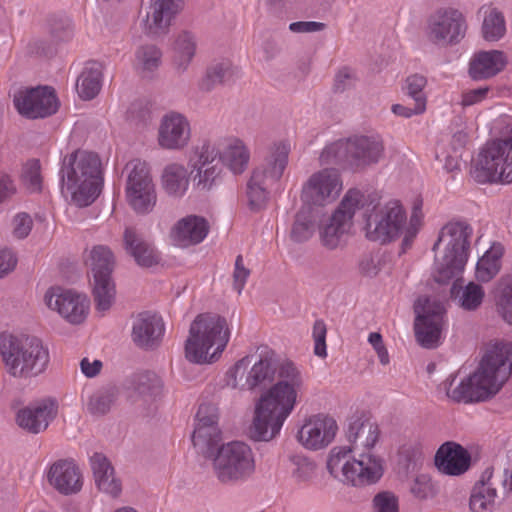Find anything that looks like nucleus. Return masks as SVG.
<instances>
[{
  "label": "nucleus",
  "instance_id": "f257e3e1",
  "mask_svg": "<svg viewBox=\"0 0 512 512\" xmlns=\"http://www.w3.org/2000/svg\"><path fill=\"white\" fill-rule=\"evenodd\" d=\"M226 384L233 389L263 391L255 404L249 435L254 441L268 442L294 410L304 379L292 361L279 362L274 350L261 345L255 354L243 357L228 370Z\"/></svg>",
  "mask_w": 512,
  "mask_h": 512
},
{
  "label": "nucleus",
  "instance_id": "f03ea898",
  "mask_svg": "<svg viewBox=\"0 0 512 512\" xmlns=\"http://www.w3.org/2000/svg\"><path fill=\"white\" fill-rule=\"evenodd\" d=\"M380 436L377 423L370 412L355 411L347 418L345 437L351 444L334 447L327 460V469L332 476L352 486H365L376 483L383 475L381 460L368 453L352 458V449L370 450Z\"/></svg>",
  "mask_w": 512,
  "mask_h": 512
},
{
  "label": "nucleus",
  "instance_id": "7ed1b4c3",
  "mask_svg": "<svg viewBox=\"0 0 512 512\" xmlns=\"http://www.w3.org/2000/svg\"><path fill=\"white\" fill-rule=\"evenodd\" d=\"M512 374V343L497 342L483 356L478 369L452 388L454 376L444 381L446 395L456 403H479L493 398Z\"/></svg>",
  "mask_w": 512,
  "mask_h": 512
},
{
  "label": "nucleus",
  "instance_id": "20e7f679",
  "mask_svg": "<svg viewBox=\"0 0 512 512\" xmlns=\"http://www.w3.org/2000/svg\"><path fill=\"white\" fill-rule=\"evenodd\" d=\"M59 175L62 191L79 207L90 205L101 193L102 162L95 152L77 149L65 155Z\"/></svg>",
  "mask_w": 512,
  "mask_h": 512
},
{
  "label": "nucleus",
  "instance_id": "39448f33",
  "mask_svg": "<svg viewBox=\"0 0 512 512\" xmlns=\"http://www.w3.org/2000/svg\"><path fill=\"white\" fill-rule=\"evenodd\" d=\"M385 156L383 139L378 135H353L334 141L322 150L321 165H339L354 173L376 166Z\"/></svg>",
  "mask_w": 512,
  "mask_h": 512
},
{
  "label": "nucleus",
  "instance_id": "423d86ee",
  "mask_svg": "<svg viewBox=\"0 0 512 512\" xmlns=\"http://www.w3.org/2000/svg\"><path fill=\"white\" fill-rule=\"evenodd\" d=\"M230 337L227 321L214 313L196 316L185 342V357L195 364H211L226 348Z\"/></svg>",
  "mask_w": 512,
  "mask_h": 512
},
{
  "label": "nucleus",
  "instance_id": "0eeeda50",
  "mask_svg": "<svg viewBox=\"0 0 512 512\" xmlns=\"http://www.w3.org/2000/svg\"><path fill=\"white\" fill-rule=\"evenodd\" d=\"M472 227L464 221H450L445 224L433 245L437 251L443 245V253L435 259L434 280L448 284L453 278L462 275L468 260Z\"/></svg>",
  "mask_w": 512,
  "mask_h": 512
},
{
  "label": "nucleus",
  "instance_id": "6e6552de",
  "mask_svg": "<svg viewBox=\"0 0 512 512\" xmlns=\"http://www.w3.org/2000/svg\"><path fill=\"white\" fill-rule=\"evenodd\" d=\"M366 237L371 241L387 243L403 234L402 252L410 248L416 237L420 219L413 213L407 225V216L404 208L398 201H390L385 205H375L365 214Z\"/></svg>",
  "mask_w": 512,
  "mask_h": 512
},
{
  "label": "nucleus",
  "instance_id": "1a4fd4ad",
  "mask_svg": "<svg viewBox=\"0 0 512 512\" xmlns=\"http://www.w3.org/2000/svg\"><path fill=\"white\" fill-rule=\"evenodd\" d=\"M0 355L7 372L15 378H31L43 373L49 352L35 336L0 334Z\"/></svg>",
  "mask_w": 512,
  "mask_h": 512
},
{
  "label": "nucleus",
  "instance_id": "9d476101",
  "mask_svg": "<svg viewBox=\"0 0 512 512\" xmlns=\"http://www.w3.org/2000/svg\"><path fill=\"white\" fill-rule=\"evenodd\" d=\"M289 152L287 143H274L263 162L252 171L247 184L248 203L252 210H260L267 204L269 189L281 179L288 164Z\"/></svg>",
  "mask_w": 512,
  "mask_h": 512
},
{
  "label": "nucleus",
  "instance_id": "9b49d317",
  "mask_svg": "<svg viewBox=\"0 0 512 512\" xmlns=\"http://www.w3.org/2000/svg\"><path fill=\"white\" fill-rule=\"evenodd\" d=\"M209 459L212 460L215 477L222 484L245 481L255 472L252 449L241 441L222 444Z\"/></svg>",
  "mask_w": 512,
  "mask_h": 512
},
{
  "label": "nucleus",
  "instance_id": "f8f14e48",
  "mask_svg": "<svg viewBox=\"0 0 512 512\" xmlns=\"http://www.w3.org/2000/svg\"><path fill=\"white\" fill-rule=\"evenodd\" d=\"M89 262L96 309L105 312L111 308L115 298V285L112 279L116 264L115 256L110 247L95 245L90 251Z\"/></svg>",
  "mask_w": 512,
  "mask_h": 512
},
{
  "label": "nucleus",
  "instance_id": "ddd939ff",
  "mask_svg": "<svg viewBox=\"0 0 512 512\" xmlns=\"http://www.w3.org/2000/svg\"><path fill=\"white\" fill-rule=\"evenodd\" d=\"M125 171L128 204L137 214L151 213L157 202V194L148 164L134 159L126 164Z\"/></svg>",
  "mask_w": 512,
  "mask_h": 512
},
{
  "label": "nucleus",
  "instance_id": "4468645a",
  "mask_svg": "<svg viewBox=\"0 0 512 512\" xmlns=\"http://www.w3.org/2000/svg\"><path fill=\"white\" fill-rule=\"evenodd\" d=\"M444 306L429 297H419L414 303V332L417 343L426 349H434L440 343Z\"/></svg>",
  "mask_w": 512,
  "mask_h": 512
},
{
  "label": "nucleus",
  "instance_id": "2eb2a0df",
  "mask_svg": "<svg viewBox=\"0 0 512 512\" xmlns=\"http://www.w3.org/2000/svg\"><path fill=\"white\" fill-rule=\"evenodd\" d=\"M466 21L463 14L454 8H439L429 15L426 37L436 46L447 47L458 44L465 36Z\"/></svg>",
  "mask_w": 512,
  "mask_h": 512
},
{
  "label": "nucleus",
  "instance_id": "dca6fc26",
  "mask_svg": "<svg viewBox=\"0 0 512 512\" xmlns=\"http://www.w3.org/2000/svg\"><path fill=\"white\" fill-rule=\"evenodd\" d=\"M364 195L358 189H350L341 200L338 208L326 224L320 230V239L323 246L332 250L337 248L343 236L352 225L355 212L364 207Z\"/></svg>",
  "mask_w": 512,
  "mask_h": 512
},
{
  "label": "nucleus",
  "instance_id": "f3484780",
  "mask_svg": "<svg viewBox=\"0 0 512 512\" xmlns=\"http://www.w3.org/2000/svg\"><path fill=\"white\" fill-rule=\"evenodd\" d=\"M510 166L500 139L487 142L473 161L471 175L478 183H511Z\"/></svg>",
  "mask_w": 512,
  "mask_h": 512
},
{
  "label": "nucleus",
  "instance_id": "a211bd4d",
  "mask_svg": "<svg viewBox=\"0 0 512 512\" xmlns=\"http://www.w3.org/2000/svg\"><path fill=\"white\" fill-rule=\"evenodd\" d=\"M190 175L197 187L210 190L221 180L223 172L221 147L206 141L194 151L189 160Z\"/></svg>",
  "mask_w": 512,
  "mask_h": 512
},
{
  "label": "nucleus",
  "instance_id": "6ab92c4d",
  "mask_svg": "<svg viewBox=\"0 0 512 512\" xmlns=\"http://www.w3.org/2000/svg\"><path fill=\"white\" fill-rule=\"evenodd\" d=\"M14 105L22 116L38 119L55 114L59 108V101L54 89L36 87L17 92L14 95Z\"/></svg>",
  "mask_w": 512,
  "mask_h": 512
},
{
  "label": "nucleus",
  "instance_id": "aec40b11",
  "mask_svg": "<svg viewBox=\"0 0 512 512\" xmlns=\"http://www.w3.org/2000/svg\"><path fill=\"white\" fill-rule=\"evenodd\" d=\"M341 190L339 171L335 168H324L309 177L303 186L301 197L304 202L323 206L336 200Z\"/></svg>",
  "mask_w": 512,
  "mask_h": 512
},
{
  "label": "nucleus",
  "instance_id": "412c9836",
  "mask_svg": "<svg viewBox=\"0 0 512 512\" xmlns=\"http://www.w3.org/2000/svg\"><path fill=\"white\" fill-rule=\"evenodd\" d=\"M507 478L495 475L492 468H487L474 484L470 498L471 512H493L499 504L501 494L505 492Z\"/></svg>",
  "mask_w": 512,
  "mask_h": 512
},
{
  "label": "nucleus",
  "instance_id": "4be33fe9",
  "mask_svg": "<svg viewBox=\"0 0 512 512\" xmlns=\"http://www.w3.org/2000/svg\"><path fill=\"white\" fill-rule=\"evenodd\" d=\"M46 305L57 311L71 324L82 323L88 314L89 299L72 290L49 289L44 296Z\"/></svg>",
  "mask_w": 512,
  "mask_h": 512
},
{
  "label": "nucleus",
  "instance_id": "5701e85b",
  "mask_svg": "<svg viewBox=\"0 0 512 512\" xmlns=\"http://www.w3.org/2000/svg\"><path fill=\"white\" fill-rule=\"evenodd\" d=\"M338 431L336 420L323 413L307 418L297 433L298 441L307 449L320 450L327 447Z\"/></svg>",
  "mask_w": 512,
  "mask_h": 512
},
{
  "label": "nucleus",
  "instance_id": "b1692460",
  "mask_svg": "<svg viewBox=\"0 0 512 512\" xmlns=\"http://www.w3.org/2000/svg\"><path fill=\"white\" fill-rule=\"evenodd\" d=\"M191 127L187 117L170 111L163 115L158 127V144L166 150L184 149L190 142Z\"/></svg>",
  "mask_w": 512,
  "mask_h": 512
},
{
  "label": "nucleus",
  "instance_id": "393cba45",
  "mask_svg": "<svg viewBox=\"0 0 512 512\" xmlns=\"http://www.w3.org/2000/svg\"><path fill=\"white\" fill-rule=\"evenodd\" d=\"M47 480L58 493L65 496L77 494L83 487L80 468L68 459L55 461L49 468Z\"/></svg>",
  "mask_w": 512,
  "mask_h": 512
},
{
  "label": "nucleus",
  "instance_id": "a878e982",
  "mask_svg": "<svg viewBox=\"0 0 512 512\" xmlns=\"http://www.w3.org/2000/svg\"><path fill=\"white\" fill-rule=\"evenodd\" d=\"M57 402L48 398L37 401L18 411L17 424L30 433L44 431L57 415Z\"/></svg>",
  "mask_w": 512,
  "mask_h": 512
},
{
  "label": "nucleus",
  "instance_id": "bb28decb",
  "mask_svg": "<svg viewBox=\"0 0 512 512\" xmlns=\"http://www.w3.org/2000/svg\"><path fill=\"white\" fill-rule=\"evenodd\" d=\"M434 461L442 474L460 476L469 470L471 454L462 445L448 441L438 448Z\"/></svg>",
  "mask_w": 512,
  "mask_h": 512
},
{
  "label": "nucleus",
  "instance_id": "cd10ccee",
  "mask_svg": "<svg viewBox=\"0 0 512 512\" xmlns=\"http://www.w3.org/2000/svg\"><path fill=\"white\" fill-rule=\"evenodd\" d=\"M163 332L162 319L156 314L145 311L134 318L131 337L137 347L151 350L159 345Z\"/></svg>",
  "mask_w": 512,
  "mask_h": 512
},
{
  "label": "nucleus",
  "instance_id": "c85d7f7f",
  "mask_svg": "<svg viewBox=\"0 0 512 512\" xmlns=\"http://www.w3.org/2000/svg\"><path fill=\"white\" fill-rule=\"evenodd\" d=\"M123 248L136 264L142 268H151L160 262L155 247L134 227L127 226L123 232Z\"/></svg>",
  "mask_w": 512,
  "mask_h": 512
},
{
  "label": "nucleus",
  "instance_id": "c756f323",
  "mask_svg": "<svg viewBox=\"0 0 512 512\" xmlns=\"http://www.w3.org/2000/svg\"><path fill=\"white\" fill-rule=\"evenodd\" d=\"M208 221L198 215L181 218L171 231L173 242L180 247H189L201 243L209 232Z\"/></svg>",
  "mask_w": 512,
  "mask_h": 512
},
{
  "label": "nucleus",
  "instance_id": "7c9ffc66",
  "mask_svg": "<svg viewBox=\"0 0 512 512\" xmlns=\"http://www.w3.org/2000/svg\"><path fill=\"white\" fill-rule=\"evenodd\" d=\"M183 5L184 0H153L146 13V28L152 34L165 32Z\"/></svg>",
  "mask_w": 512,
  "mask_h": 512
},
{
  "label": "nucleus",
  "instance_id": "2f4dec72",
  "mask_svg": "<svg viewBox=\"0 0 512 512\" xmlns=\"http://www.w3.org/2000/svg\"><path fill=\"white\" fill-rule=\"evenodd\" d=\"M507 65V57L502 51H479L473 55L469 62L468 73L475 81L490 79Z\"/></svg>",
  "mask_w": 512,
  "mask_h": 512
},
{
  "label": "nucleus",
  "instance_id": "473e14b6",
  "mask_svg": "<svg viewBox=\"0 0 512 512\" xmlns=\"http://www.w3.org/2000/svg\"><path fill=\"white\" fill-rule=\"evenodd\" d=\"M130 397L141 401L143 405H150L162 396L163 384L161 379L153 372H142L132 376L129 382Z\"/></svg>",
  "mask_w": 512,
  "mask_h": 512
},
{
  "label": "nucleus",
  "instance_id": "72a5a7b5",
  "mask_svg": "<svg viewBox=\"0 0 512 512\" xmlns=\"http://www.w3.org/2000/svg\"><path fill=\"white\" fill-rule=\"evenodd\" d=\"M221 147L222 165L226 164L235 174H241L248 166L250 153L238 138H225L213 142Z\"/></svg>",
  "mask_w": 512,
  "mask_h": 512
},
{
  "label": "nucleus",
  "instance_id": "f704fd0d",
  "mask_svg": "<svg viewBox=\"0 0 512 512\" xmlns=\"http://www.w3.org/2000/svg\"><path fill=\"white\" fill-rule=\"evenodd\" d=\"M454 282L450 289L451 298L465 311H476L483 303L485 297L484 288L470 281L462 285L463 279L457 276L452 279Z\"/></svg>",
  "mask_w": 512,
  "mask_h": 512
},
{
  "label": "nucleus",
  "instance_id": "c9c22d12",
  "mask_svg": "<svg viewBox=\"0 0 512 512\" xmlns=\"http://www.w3.org/2000/svg\"><path fill=\"white\" fill-rule=\"evenodd\" d=\"M197 49V39L193 32L182 30L175 35L172 43L173 66L178 72H184L192 62Z\"/></svg>",
  "mask_w": 512,
  "mask_h": 512
},
{
  "label": "nucleus",
  "instance_id": "e433bc0d",
  "mask_svg": "<svg viewBox=\"0 0 512 512\" xmlns=\"http://www.w3.org/2000/svg\"><path fill=\"white\" fill-rule=\"evenodd\" d=\"M190 173L179 163L168 164L162 173V187L171 197H182L189 186Z\"/></svg>",
  "mask_w": 512,
  "mask_h": 512
},
{
  "label": "nucleus",
  "instance_id": "4c0bfd02",
  "mask_svg": "<svg viewBox=\"0 0 512 512\" xmlns=\"http://www.w3.org/2000/svg\"><path fill=\"white\" fill-rule=\"evenodd\" d=\"M221 441V431L218 425L195 424L192 434L194 447L205 458L212 457L213 453L219 448Z\"/></svg>",
  "mask_w": 512,
  "mask_h": 512
},
{
  "label": "nucleus",
  "instance_id": "58836bf2",
  "mask_svg": "<svg viewBox=\"0 0 512 512\" xmlns=\"http://www.w3.org/2000/svg\"><path fill=\"white\" fill-rule=\"evenodd\" d=\"M102 68L98 63L88 64L77 79V92L80 98L91 100L95 98L102 86Z\"/></svg>",
  "mask_w": 512,
  "mask_h": 512
},
{
  "label": "nucleus",
  "instance_id": "ea45409f",
  "mask_svg": "<svg viewBox=\"0 0 512 512\" xmlns=\"http://www.w3.org/2000/svg\"><path fill=\"white\" fill-rule=\"evenodd\" d=\"M502 255L503 247L500 244H494L490 250L486 251L476 264V279L483 283L492 280L500 271Z\"/></svg>",
  "mask_w": 512,
  "mask_h": 512
},
{
  "label": "nucleus",
  "instance_id": "a19ab883",
  "mask_svg": "<svg viewBox=\"0 0 512 512\" xmlns=\"http://www.w3.org/2000/svg\"><path fill=\"white\" fill-rule=\"evenodd\" d=\"M162 64V51L153 44L140 46L135 54V67L144 78L152 77Z\"/></svg>",
  "mask_w": 512,
  "mask_h": 512
},
{
  "label": "nucleus",
  "instance_id": "79ce46f5",
  "mask_svg": "<svg viewBox=\"0 0 512 512\" xmlns=\"http://www.w3.org/2000/svg\"><path fill=\"white\" fill-rule=\"evenodd\" d=\"M234 75V68L229 60H221L208 66L204 77L199 83V89L210 92L218 85L223 84Z\"/></svg>",
  "mask_w": 512,
  "mask_h": 512
},
{
  "label": "nucleus",
  "instance_id": "37998d69",
  "mask_svg": "<svg viewBox=\"0 0 512 512\" xmlns=\"http://www.w3.org/2000/svg\"><path fill=\"white\" fill-rule=\"evenodd\" d=\"M315 232V216L310 207H303L295 215L290 238L296 243L309 240Z\"/></svg>",
  "mask_w": 512,
  "mask_h": 512
},
{
  "label": "nucleus",
  "instance_id": "c03bdc74",
  "mask_svg": "<svg viewBox=\"0 0 512 512\" xmlns=\"http://www.w3.org/2000/svg\"><path fill=\"white\" fill-rule=\"evenodd\" d=\"M506 32L505 20L503 14L492 9L484 18L482 24V34L485 40L494 42L501 39Z\"/></svg>",
  "mask_w": 512,
  "mask_h": 512
},
{
  "label": "nucleus",
  "instance_id": "a18cd8bd",
  "mask_svg": "<svg viewBox=\"0 0 512 512\" xmlns=\"http://www.w3.org/2000/svg\"><path fill=\"white\" fill-rule=\"evenodd\" d=\"M90 464L98 490H106L109 485L103 478L116 476L111 462L104 454L94 453L90 458Z\"/></svg>",
  "mask_w": 512,
  "mask_h": 512
},
{
  "label": "nucleus",
  "instance_id": "49530a36",
  "mask_svg": "<svg viewBox=\"0 0 512 512\" xmlns=\"http://www.w3.org/2000/svg\"><path fill=\"white\" fill-rule=\"evenodd\" d=\"M90 464L98 490H106L109 485L103 478L116 476L111 462L104 454L94 453L90 458Z\"/></svg>",
  "mask_w": 512,
  "mask_h": 512
},
{
  "label": "nucleus",
  "instance_id": "de8ad7c7",
  "mask_svg": "<svg viewBox=\"0 0 512 512\" xmlns=\"http://www.w3.org/2000/svg\"><path fill=\"white\" fill-rule=\"evenodd\" d=\"M90 464L98 490H106L109 485L103 478L116 476L111 462L104 454L94 453L90 458Z\"/></svg>",
  "mask_w": 512,
  "mask_h": 512
},
{
  "label": "nucleus",
  "instance_id": "09e8293b",
  "mask_svg": "<svg viewBox=\"0 0 512 512\" xmlns=\"http://www.w3.org/2000/svg\"><path fill=\"white\" fill-rule=\"evenodd\" d=\"M426 85L427 79L421 74H413L406 78V94L417 104L416 112H424L426 110L427 98L423 92Z\"/></svg>",
  "mask_w": 512,
  "mask_h": 512
},
{
  "label": "nucleus",
  "instance_id": "8fccbe9b",
  "mask_svg": "<svg viewBox=\"0 0 512 512\" xmlns=\"http://www.w3.org/2000/svg\"><path fill=\"white\" fill-rule=\"evenodd\" d=\"M411 494L418 500L434 498L438 494V487L428 474H419L411 482Z\"/></svg>",
  "mask_w": 512,
  "mask_h": 512
},
{
  "label": "nucleus",
  "instance_id": "3c124183",
  "mask_svg": "<svg viewBox=\"0 0 512 512\" xmlns=\"http://www.w3.org/2000/svg\"><path fill=\"white\" fill-rule=\"evenodd\" d=\"M21 179L30 192L42 190L41 165L38 159H30L23 165Z\"/></svg>",
  "mask_w": 512,
  "mask_h": 512
},
{
  "label": "nucleus",
  "instance_id": "603ef678",
  "mask_svg": "<svg viewBox=\"0 0 512 512\" xmlns=\"http://www.w3.org/2000/svg\"><path fill=\"white\" fill-rule=\"evenodd\" d=\"M373 512H399L398 497L391 491H381L372 500Z\"/></svg>",
  "mask_w": 512,
  "mask_h": 512
},
{
  "label": "nucleus",
  "instance_id": "864d4df0",
  "mask_svg": "<svg viewBox=\"0 0 512 512\" xmlns=\"http://www.w3.org/2000/svg\"><path fill=\"white\" fill-rule=\"evenodd\" d=\"M114 403V394L109 391H102L91 396L88 403V410L94 415L107 413Z\"/></svg>",
  "mask_w": 512,
  "mask_h": 512
},
{
  "label": "nucleus",
  "instance_id": "5fc2aeb1",
  "mask_svg": "<svg viewBox=\"0 0 512 512\" xmlns=\"http://www.w3.org/2000/svg\"><path fill=\"white\" fill-rule=\"evenodd\" d=\"M50 34L57 41H67L73 35L72 23L67 18L52 17L49 20Z\"/></svg>",
  "mask_w": 512,
  "mask_h": 512
},
{
  "label": "nucleus",
  "instance_id": "6e6d98bb",
  "mask_svg": "<svg viewBox=\"0 0 512 512\" xmlns=\"http://www.w3.org/2000/svg\"><path fill=\"white\" fill-rule=\"evenodd\" d=\"M506 307H512V275L500 280L496 295V311L504 310Z\"/></svg>",
  "mask_w": 512,
  "mask_h": 512
},
{
  "label": "nucleus",
  "instance_id": "4d7b16f0",
  "mask_svg": "<svg viewBox=\"0 0 512 512\" xmlns=\"http://www.w3.org/2000/svg\"><path fill=\"white\" fill-rule=\"evenodd\" d=\"M356 80V73L348 67H343L335 75L333 90L336 93H343L354 87Z\"/></svg>",
  "mask_w": 512,
  "mask_h": 512
},
{
  "label": "nucleus",
  "instance_id": "13d9d810",
  "mask_svg": "<svg viewBox=\"0 0 512 512\" xmlns=\"http://www.w3.org/2000/svg\"><path fill=\"white\" fill-rule=\"evenodd\" d=\"M326 334L327 328L323 320H316L313 325V339L315 342L314 353L316 356L325 358L327 356L326 351Z\"/></svg>",
  "mask_w": 512,
  "mask_h": 512
},
{
  "label": "nucleus",
  "instance_id": "bf43d9fd",
  "mask_svg": "<svg viewBox=\"0 0 512 512\" xmlns=\"http://www.w3.org/2000/svg\"><path fill=\"white\" fill-rule=\"evenodd\" d=\"M250 273V269L244 265L242 255H238L235 259L233 272V287L238 292V294H240L244 289Z\"/></svg>",
  "mask_w": 512,
  "mask_h": 512
},
{
  "label": "nucleus",
  "instance_id": "052dcab7",
  "mask_svg": "<svg viewBox=\"0 0 512 512\" xmlns=\"http://www.w3.org/2000/svg\"><path fill=\"white\" fill-rule=\"evenodd\" d=\"M218 408L211 403L201 404L196 413V424L218 425Z\"/></svg>",
  "mask_w": 512,
  "mask_h": 512
},
{
  "label": "nucleus",
  "instance_id": "680f3d73",
  "mask_svg": "<svg viewBox=\"0 0 512 512\" xmlns=\"http://www.w3.org/2000/svg\"><path fill=\"white\" fill-rule=\"evenodd\" d=\"M33 226L32 218L27 213H19L14 218L13 234L19 239L28 236Z\"/></svg>",
  "mask_w": 512,
  "mask_h": 512
},
{
  "label": "nucleus",
  "instance_id": "e2e57ef3",
  "mask_svg": "<svg viewBox=\"0 0 512 512\" xmlns=\"http://www.w3.org/2000/svg\"><path fill=\"white\" fill-rule=\"evenodd\" d=\"M326 24L317 21H297L289 25V29L294 33H312L322 31Z\"/></svg>",
  "mask_w": 512,
  "mask_h": 512
},
{
  "label": "nucleus",
  "instance_id": "0e129e2a",
  "mask_svg": "<svg viewBox=\"0 0 512 512\" xmlns=\"http://www.w3.org/2000/svg\"><path fill=\"white\" fill-rule=\"evenodd\" d=\"M315 472V464L307 459H301L297 462V467L293 471V477L297 481H307Z\"/></svg>",
  "mask_w": 512,
  "mask_h": 512
},
{
  "label": "nucleus",
  "instance_id": "69168bd1",
  "mask_svg": "<svg viewBox=\"0 0 512 512\" xmlns=\"http://www.w3.org/2000/svg\"><path fill=\"white\" fill-rule=\"evenodd\" d=\"M488 91L489 87H480L463 93L461 105L467 107L481 102L486 98Z\"/></svg>",
  "mask_w": 512,
  "mask_h": 512
},
{
  "label": "nucleus",
  "instance_id": "338daca9",
  "mask_svg": "<svg viewBox=\"0 0 512 512\" xmlns=\"http://www.w3.org/2000/svg\"><path fill=\"white\" fill-rule=\"evenodd\" d=\"M17 264L15 255L7 249L0 251V278L14 270Z\"/></svg>",
  "mask_w": 512,
  "mask_h": 512
},
{
  "label": "nucleus",
  "instance_id": "774afa93",
  "mask_svg": "<svg viewBox=\"0 0 512 512\" xmlns=\"http://www.w3.org/2000/svg\"><path fill=\"white\" fill-rule=\"evenodd\" d=\"M81 371L86 377H94L96 376L101 368L102 362L99 360H94L92 363L89 362L87 358L82 359L81 363Z\"/></svg>",
  "mask_w": 512,
  "mask_h": 512
}]
</instances>
